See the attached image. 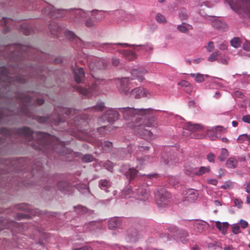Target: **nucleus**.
<instances>
[{
	"mask_svg": "<svg viewBox=\"0 0 250 250\" xmlns=\"http://www.w3.org/2000/svg\"><path fill=\"white\" fill-rule=\"evenodd\" d=\"M0 132L4 136H8L11 133L21 136L25 139L26 143L31 145L35 149L42 151L47 157L52 159V154L55 153L68 157L67 155L73 154L79 157L84 163L91 162L94 160L91 154L83 155L79 152H73L70 149L65 147L68 141L62 142L55 136L42 132H33L28 127H23L14 130L5 128H0Z\"/></svg>",
	"mask_w": 250,
	"mask_h": 250,
	"instance_id": "obj_1",
	"label": "nucleus"
},
{
	"mask_svg": "<svg viewBox=\"0 0 250 250\" xmlns=\"http://www.w3.org/2000/svg\"><path fill=\"white\" fill-rule=\"evenodd\" d=\"M40 123H49L54 126H59L61 131H66L78 139L95 143L96 137L89 129L88 118L86 114H76L74 109L60 106L55 107L53 115L36 118Z\"/></svg>",
	"mask_w": 250,
	"mask_h": 250,
	"instance_id": "obj_2",
	"label": "nucleus"
},
{
	"mask_svg": "<svg viewBox=\"0 0 250 250\" xmlns=\"http://www.w3.org/2000/svg\"><path fill=\"white\" fill-rule=\"evenodd\" d=\"M24 6L27 10H34L42 7V13L53 19H61L65 18L70 21L78 24L76 20L79 15L82 16L83 12L81 9H55L53 6L42 0H23Z\"/></svg>",
	"mask_w": 250,
	"mask_h": 250,
	"instance_id": "obj_3",
	"label": "nucleus"
},
{
	"mask_svg": "<svg viewBox=\"0 0 250 250\" xmlns=\"http://www.w3.org/2000/svg\"><path fill=\"white\" fill-rule=\"evenodd\" d=\"M72 69L75 81L78 83H81L80 85L75 86L74 88L84 96L90 97L96 94L100 86L106 83L105 80L97 79L93 76V74H91L87 82L84 83L83 80L85 73L83 68L82 67L72 68Z\"/></svg>",
	"mask_w": 250,
	"mask_h": 250,
	"instance_id": "obj_4",
	"label": "nucleus"
},
{
	"mask_svg": "<svg viewBox=\"0 0 250 250\" xmlns=\"http://www.w3.org/2000/svg\"><path fill=\"white\" fill-rule=\"evenodd\" d=\"M17 101L19 103V108L17 112H13L10 115H17L19 116H27L34 119L30 106L35 105H41L44 103L42 96L36 92H28L19 94L17 96Z\"/></svg>",
	"mask_w": 250,
	"mask_h": 250,
	"instance_id": "obj_5",
	"label": "nucleus"
},
{
	"mask_svg": "<svg viewBox=\"0 0 250 250\" xmlns=\"http://www.w3.org/2000/svg\"><path fill=\"white\" fill-rule=\"evenodd\" d=\"M6 50L9 51V59L16 62L26 58L39 60L44 55L35 48L20 44H11L6 47Z\"/></svg>",
	"mask_w": 250,
	"mask_h": 250,
	"instance_id": "obj_6",
	"label": "nucleus"
},
{
	"mask_svg": "<svg viewBox=\"0 0 250 250\" xmlns=\"http://www.w3.org/2000/svg\"><path fill=\"white\" fill-rule=\"evenodd\" d=\"M120 113L122 114L123 118L127 122L128 127L130 128L131 125L138 124L146 116L150 117V114L152 111L151 108H134L126 107L118 108Z\"/></svg>",
	"mask_w": 250,
	"mask_h": 250,
	"instance_id": "obj_7",
	"label": "nucleus"
},
{
	"mask_svg": "<svg viewBox=\"0 0 250 250\" xmlns=\"http://www.w3.org/2000/svg\"><path fill=\"white\" fill-rule=\"evenodd\" d=\"M66 35H69L71 38H75L77 42L79 43V46L82 48H91L93 47H94L102 51L112 52L119 46L123 48H125L130 46V45L126 43H101L95 42H85L77 37L73 32L70 31H67Z\"/></svg>",
	"mask_w": 250,
	"mask_h": 250,
	"instance_id": "obj_8",
	"label": "nucleus"
},
{
	"mask_svg": "<svg viewBox=\"0 0 250 250\" xmlns=\"http://www.w3.org/2000/svg\"><path fill=\"white\" fill-rule=\"evenodd\" d=\"M151 119L146 120L145 117L137 125H131L130 128L133 130V132L136 135L144 139H152L153 134L151 130H148L145 127H154L156 124V119L154 117H152L150 115Z\"/></svg>",
	"mask_w": 250,
	"mask_h": 250,
	"instance_id": "obj_9",
	"label": "nucleus"
},
{
	"mask_svg": "<svg viewBox=\"0 0 250 250\" xmlns=\"http://www.w3.org/2000/svg\"><path fill=\"white\" fill-rule=\"evenodd\" d=\"M122 198H134L140 201H146L148 197V188L145 185H135L133 188H125L121 193Z\"/></svg>",
	"mask_w": 250,
	"mask_h": 250,
	"instance_id": "obj_10",
	"label": "nucleus"
},
{
	"mask_svg": "<svg viewBox=\"0 0 250 250\" xmlns=\"http://www.w3.org/2000/svg\"><path fill=\"white\" fill-rule=\"evenodd\" d=\"M230 7L243 17L250 18V0H226Z\"/></svg>",
	"mask_w": 250,
	"mask_h": 250,
	"instance_id": "obj_11",
	"label": "nucleus"
},
{
	"mask_svg": "<svg viewBox=\"0 0 250 250\" xmlns=\"http://www.w3.org/2000/svg\"><path fill=\"white\" fill-rule=\"evenodd\" d=\"M1 163L5 166V171L8 173L12 171L18 172L22 171L24 169H26L25 165L27 163L25 162V159L22 158L16 159H8L4 161L2 160Z\"/></svg>",
	"mask_w": 250,
	"mask_h": 250,
	"instance_id": "obj_12",
	"label": "nucleus"
},
{
	"mask_svg": "<svg viewBox=\"0 0 250 250\" xmlns=\"http://www.w3.org/2000/svg\"><path fill=\"white\" fill-rule=\"evenodd\" d=\"M27 228V225L22 223H16L14 221L0 218V230L7 229L12 232L21 233Z\"/></svg>",
	"mask_w": 250,
	"mask_h": 250,
	"instance_id": "obj_13",
	"label": "nucleus"
},
{
	"mask_svg": "<svg viewBox=\"0 0 250 250\" xmlns=\"http://www.w3.org/2000/svg\"><path fill=\"white\" fill-rule=\"evenodd\" d=\"M81 11L83 13V15H79V17H77L76 20L78 21V24L82 23L87 17H92L96 22L99 21L104 18L105 13H109L106 11H100L96 9L91 11H84L81 9Z\"/></svg>",
	"mask_w": 250,
	"mask_h": 250,
	"instance_id": "obj_14",
	"label": "nucleus"
},
{
	"mask_svg": "<svg viewBox=\"0 0 250 250\" xmlns=\"http://www.w3.org/2000/svg\"><path fill=\"white\" fill-rule=\"evenodd\" d=\"M148 148L149 147L147 146H136L135 145H128L127 149V152H126V149L124 148L121 149L119 151L120 154L119 159H124L125 158H129L130 157V154L132 153L139 154L140 152L148 150Z\"/></svg>",
	"mask_w": 250,
	"mask_h": 250,
	"instance_id": "obj_15",
	"label": "nucleus"
},
{
	"mask_svg": "<svg viewBox=\"0 0 250 250\" xmlns=\"http://www.w3.org/2000/svg\"><path fill=\"white\" fill-rule=\"evenodd\" d=\"M154 193L156 203L159 207H165L170 203V194L165 188H157Z\"/></svg>",
	"mask_w": 250,
	"mask_h": 250,
	"instance_id": "obj_16",
	"label": "nucleus"
},
{
	"mask_svg": "<svg viewBox=\"0 0 250 250\" xmlns=\"http://www.w3.org/2000/svg\"><path fill=\"white\" fill-rule=\"evenodd\" d=\"M48 28L50 30L51 34L54 37L59 38L61 36L62 34L63 33L66 38L73 42H74L78 46H79V43L77 42L75 38H71L69 35H66L67 31L71 32V31L68 30H64L63 28L58 23L54 22H52L48 25ZM71 32H72L71 31Z\"/></svg>",
	"mask_w": 250,
	"mask_h": 250,
	"instance_id": "obj_17",
	"label": "nucleus"
},
{
	"mask_svg": "<svg viewBox=\"0 0 250 250\" xmlns=\"http://www.w3.org/2000/svg\"><path fill=\"white\" fill-rule=\"evenodd\" d=\"M16 208L19 210L25 211L30 213V214H26L23 213H17L16 218L19 220L28 218L30 217V215H37L41 214V211L38 209H34L30 206L26 204L22 203L18 205Z\"/></svg>",
	"mask_w": 250,
	"mask_h": 250,
	"instance_id": "obj_18",
	"label": "nucleus"
},
{
	"mask_svg": "<svg viewBox=\"0 0 250 250\" xmlns=\"http://www.w3.org/2000/svg\"><path fill=\"white\" fill-rule=\"evenodd\" d=\"M89 69L93 71L106 69L109 62L104 58L92 57L88 59Z\"/></svg>",
	"mask_w": 250,
	"mask_h": 250,
	"instance_id": "obj_19",
	"label": "nucleus"
},
{
	"mask_svg": "<svg viewBox=\"0 0 250 250\" xmlns=\"http://www.w3.org/2000/svg\"><path fill=\"white\" fill-rule=\"evenodd\" d=\"M168 230L172 233L176 238L183 243H186L188 241V232L185 229H179L175 226H170Z\"/></svg>",
	"mask_w": 250,
	"mask_h": 250,
	"instance_id": "obj_20",
	"label": "nucleus"
},
{
	"mask_svg": "<svg viewBox=\"0 0 250 250\" xmlns=\"http://www.w3.org/2000/svg\"><path fill=\"white\" fill-rule=\"evenodd\" d=\"M104 226L102 220L93 221L86 223L84 224L82 230L81 229H78L80 232H96L99 230L102 229L104 228Z\"/></svg>",
	"mask_w": 250,
	"mask_h": 250,
	"instance_id": "obj_21",
	"label": "nucleus"
},
{
	"mask_svg": "<svg viewBox=\"0 0 250 250\" xmlns=\"http://www.w3.org/2000/svg\"><path fill=\"white\" fill-rule=\"evenodd\" d=\"M120 171L129 180L131 183V181L136 178H138L139 173L135 168L130 167V165H123L120 167Z\"/></svg>",
	"mask_w": 250,
	"mask_h": 250,
	"instance_id": "obj_22",
	"label": "nucleus"
},
{
	"mask_svg": "<svg viewBox=\"0 0 250 250\" xmlns=\"http://www.w3.org/2000/svg\"><path fill=\"white\" fill-rule=\"evenodd\" d=\"M128 79V77H125L115 79L116 87L122 95H126L129 93Z\"/></svg>",
	"mask_w": 250,
	"mask_h": 250,
	"instance_id": "obj_23",
	"label": "nucleus"
},
{
	"mask_svg": "<svg viewBox=\"0 0 250 250\" xmlns=\"http://www.w3.org/2000/svg\"><path fill=\"white\" fill-rule=\"evenodd\" d=\"M130 95L136 99L143 97H149L150 94L148 90L143 87H138L131 90Z\"/></svg>",
	"mask_w": 250,
	"mask_h": 250,
	"instance_id": "obj_24",
	"label": "nucleus"
},
{
	"mask_svg": "<svg viewBox=\"0 0 250 250\" xmlns=\"http://www.w3.org/2000/svg\"><path fill=\"white\" fill-rule=\"evenodd\" d=\"M30 72L28 74V76L32 77H34L38 79L41 80H44V73L45 69L42 67H39L37 68H31L30 69Z\"/></svg>",
	"mask_w": 250,
	"mask_h": 250,
	"instance_id": "obj_25",
	"label": "nucleus"
},
{
	"mask_svg": "<svg viewBox=\"0 0 250 250\" xmlns=\"http://www.w3.org/2000/svg\"><path fill=\"white\" fill-rule=\"evenodd\" d=\"M118 108H110L105 111L104 117L107 120L108 122H114L117 121L119 118V113L117 111Z\"/></svg>",
	"mask_w": 250,
	"mask_h": 250,
	"instance_id": "obj_26",
	"label": "nucleus"
},
{
	"mask_svg": "<svg viewBox=\"0 0 250 250\" xmlns=\"http://www.w3.org/2000/svg\"><path fill=\"white\" fill-rule=\"evenodd\" d=\"M184 198L185 201L194 202L198 196V191L194 189H187L183 191Z\"/></svg>",
	"mask_w": 250,
	"mask_h": 250,
	"instance_id": "obj_27",
	"label": "nucleus"
},
{
	"mask_svg": "<svg viewBox=\"0 0 250 250\" xmlns=\"http://www.w3.org/2000/svg\"><path fill=\"white\" fill-rule=\"evenodd\" d=\"M208 224L203 220H196L193 223V229L196 232L202 233L208 229Z\"/></svg>",
	"mask_w": 250,
	"mask_h": 250,
	"instance_id": "obj_28",
	"label": "nucleus"
},
{
	"mask_svg": "<svg viewBox=\"0 0 250 250\" xmlns=\"http://www.w3.org/2000/svg\"><path fill=\"white\" fill-rule=\"evenodd\" d=\"M210 170L209 167L202 166L199 168L193 167L191 169L189 173L188 172L187 170L186 173L189 175H195L196 176H201L205 173H208Z\"/></svg>",
	"mask_w": 250,
	"mask_h": 250,
	"instance_id": "obj_29",
	"label": "nucleus"
},
{
	"mask_svg": "<svg viewBox=\"0 0 250 250\" xmlns=\"http://www.w3.org/2000/svg\"><path fill=\"white\" fill-rule=\"evenodd\" d=\"M122 224V221L119 217L110 218L108 221L107 227L109 229L114 230L120 229Z\"/></svg>",
	"mask_w": 250,
	"mask_h": 250,
	"instance_id": "obj_30",
	"label": "nucleus"
},
{
	"mask_svg": "<svg viewBox=\"0 0 250 250\" xmlns=\"http://www.w3.org/2000/svg\"><path fill=\"white\" fill-rule=\"evenodd\" d=\"M56 188L64 194H70L72 192V188L68 182L65 181H60L58 182L56 184Z\"/></svg>",
	"mask_w": 250,
	"mask_h": 250,
	"instance_id": "obj_31",
	"label": "nucleus"
},
{
	"mask_svg": "<svg viewBox=\"0 0 250 250\" xmlns=\"http://www.w3.org/2000/svg\"><path fill=\"white\" fill-rule=\"evenodd\" d=\"M60 176L57 174L55 176H52L51 177L48 175L44 177L42 179L43 188L46 189H48V188L54 187L55 186V180H57Z\"/></svg>",
	"mask_w": 250,
	"mask_h": 250,
	"instance_id": "obj_32",
	"label": "nucleus"
},
{
	"mask_svg": "<svg viewBox=\"0 0 250 250\" xmlns=\"http://www.w3.org/2000/svg\"><path fill=\"white\" fill-rule=\"evenodd\" d=\"M147 73L146 69H132L131 71V79H137L140 82H142L145 79L144 75Z\"/></svg>",
	"mask_w": 250,
	"mask_h": 250,
	"instance_id": "obj_33",
	"label": "nucleus"
},
{
	"mask_svg": "<svg viewBox=\"0 0 250 250\" xmlns=\"http://www.w3.org/2000/svg\"><path fill=\"white\" fill-rule=\"evenodd\" d=\"M211 24L214 28L223 31H225L228 28L227 24L218 18H215L212 21Z\"/></svg>",
	"mask_w": 250,
	"mask_h": 250,
	"instance_id": "obj_34",
	"label": "nucleus"
},
{
	"mask_svg": "<svg viewBox=\"0 0 250 250\" xmlns=\"http://www.w3.org/2000/svg\"><path fill=\"white\" fill-rule=\"evenodd\" d=\"M116 129V127L111 125L103 126L97 128V132L100 135H105L112 133Z\"/></svg>",
	"mask_w": 250,
	"mask_h": 250,
	"instance_id": "obj_35",
	"label": "nucleus"
},
{
	"mask_svg": "<svg viewBox=\"0 0 250 250\" xmlns=\"http://www.w3.org/2000/svg\"><path fill=\"white\" fill-rule=\"evenodd\" d=\"M20 30L24 35H28L33 32V26L25 21L20 25Z\"/></svg>",
	"mask_w": 250,
	"mask_h": 250,
	"instance_id": "obj_36",
	"label": "nucleus"
},
{
	"mask_svg": "<svg viewBox=\"0 0 250 250\" xmlns=\"http://www.w3.org/2000/svg\"><path fill=\"white\" fill-rule=\"evenodd\" d=\"M183 129L194 132L202 130L204 129V127L201 124L188 122L183 126Z\"/></svg>",
	"mask_w": 250,
	"mask_h": 250,
	"instance_id": "obj_37",
	"label": "nucleus"
},
{
	"mask_svg": "<svg viewBox=\"0 0 250 250\" xmlns=\"http://www.w3.org/2000/svg\"><path fill=\"white\" fill-rule=\"evenodd\" d=\"M74 211L78 214H87L88 215H92L93 210L88 209L85 207L81 205H78L73 207Z\"/></svg>",
	"mask_w": 250,
	"mask_h": 250,
	"instance_id": "obj_38",
	"label": "nucleus"
},
{
	"mask_svg": "<svg viewBox=\"0 0 250 250\" xmlns=\"http://www.w3.org/2000/svg\"><path fill=\"white\" fill-rule=\"evenodd\" d=\"M31 174L33 176L38 174L39 175H42L43 173L42 171V163L40 161L36 162L32 167V169L30 170Z\"/></svg>",
	"mask_w": 250,
	"mask_h": 250,
	"instance_id": "obj_39",
	"label": "nucleus"
},
{
	"mask_svg": "<svg viewBox=\"0 0 250 250\" xmlns=\"http://www.w3.org/2000/svg\"><path fill=\"white\" fill-rule=\"evenodd\" d=\"M133 155L136 157L137 160L140 165V166H137V168H141L144 165L146 164L148 162H153V161H150V157L147 155H145L142 157H139L138 154H133Z\"/></svg>",
	"mask_w": 250,
	"mask_h": 250,
	"instance_id": "obj_40",
	"label": "nucleus"
},
{
	"mask_svg": "<svg viewBox=\"0 0 250 250\" xmlns=\"http://www.w3.org/2000/svg\"><path fill=\"white\" fill-rule=\"evenodd\" d=\"M13 21L11 19H7L3 17L0 20V24L4 26V32H7L9 30L10 26H13Z\"/></svg>",
	"mask_w": 250,
	"mask_h": 250,
	"instance_id": "obj_41",
	"label": "nucleus"
},
{
	"mask_svg": "<svg viewBox=\"0 0 250 250\" xmlns=\"http://www.w3.org/2000/svg\"><path fill=\"white\" fill-rule=\"evenodd\" d=\"M218 2V0H198L196 2V6L202 7L205 6L207 7H211Z\"/></svg>",
	"mask_w": 250,
	"mask_h": 250,
	"instance_id": "obj_42",
	"label": "nucleus"
},
{
	"mask_svg": "<svg viewBox=\"0 0 250 250\" xmlns=\"http://www.w3.org/2000/svg\"><path fill=\"white\" fill-rule=\"evenodd\" d=\"M111 186V183L110 181L106 179H101L99 181V188L105 192H107V189Z\"/></svg>",
	"mask_w": 250,
	"mask_h": 250,
	"instance_id": "obj_43",
	"label": "nucleus"
},
{
	"mask_svg": "<svg viewBox=\"0 0 250 250\" xmlns=\"http://www.w3.org/2000/svg\"><path fill=\"white\" fill-rule=\"evenodd\" d=\"M100 144V146L102 149L106 152L110 151L112 148V143L111 142L104 141V142H98L97 145Z\"/></svg>",
	"mask_w": 250,
	"mask_h": 250,
	"instance_id": "obj_44",
	"label": "nucleus"
},
{
	"mask_svg": "<svg viewBox=\"0 0 250 250\" xmlns=\"http://www.w3.org/2000/svg\"><path fill=\"white\" fill-rule=\"evenodd\" d=\"M75 188L82 194H87L89 192V188L86 184H77L76 185Z\"/></svg>",
	"mask_w": 250,
	"mask_h": 250,
	"instance_id": "obj_45",
	"label": "nucleus"
},
{
	"mask_svg": "<svg viewBox=\"0 0 250 250\" xmlns=\"http://www.w3.org/2000/svg\"><path fill=\"white\" fill-rule=\"evenodd\" d=\"M237 164L238 161L235 157H230L226 163L227 167L229 168H234Z\"/></svg>",
	"mask_w": 250,
	"mask_h": 250,
	"instance_id": "obj_46",
	"label": "nucleus"
},
{
	"mask_svg": "<svg viewBox=\"0 0 250 250\" xmlns=\"http://www.w3.org/2000/svg\"><path fill=\"white\" fill-rule=\"evenodd\" d=\"M192 29V27L191 25L186 23H183L181 25H178L177 27V29L181 32L184 33H188L189 30Z\"/></svg>",
	"mask_w": 250,
	"mask_h": 250,
	"instance_id": "obj_47",
	"label": "nucleus"
},
{
	"mask_svg": "<svg viewBox=\"0 0 250 250\" xmlns=\"http://www.w3.org/2000/svg\"><path fill=\"white\" fill-rule=\"evenodd\" d=\"M216 227L220 230L222 231L223 233L226 232L229 227V224L228 222H223L221 223L219 221H216Z\"/></svg>",
	"mask_w": 250,
	"mask_h": 250,
	"instance_id": "obj_48",
	"label": "nucleus"
},
{
	"mask_svg": "<svg viewBox=\"0 0 250 250\" xmlns=\"http://www.w3.org/2000/svg\"><path fill=\"white\" fill-rule=\"evenodd\" d=\"M250 76V75H247L246 74H236L233 75V77L235 78L238 79L239 80L241 81L242 83H249V81L247 80V78Z\"/></svg>",
	"mask_w": 250,
	"mask_h": 250,
	"instance_id": "obj_49",
	"label": "nucleus"
},
{
	"mask_svg": "<svg viewBox=\"0 0 250 250\" xmlns=\"http://www.w3.org/2000/svg\"><path fill=\"white\" fill-rule=\"evenodd\" d=\"M120 53L124 55L129 61H131L135 58V54L129 50H123L120 51Z\"/></svg>",
	"mask_w": 250,
	"mask_h": 250,
	"instance_id": "obj_50",
	"label": "nucleus"
},
{
	"mask_svg": "<svg viewBox=\"0 0 250 250\" xmlns=\"http://www.w3.org/2000/svg\"><path fill=\"white\" fill-rule=\"evenodd\" d=\"M104 102H100L93 106L89 108L90 111H94L96 112L101 111L104 110Z\"/></svg>",
	"mask_w": 250,
	"mask_h": 250,
	"instance_id": "obj_51",
	"label": "nucleus"
},
{
	"mask_svg": "<svg viewBox=\"0 0 250 250\" xmlns=\"http://www.w3.org/2000/svg\"><path fill=\"white\" fill-rule=\"evenodd\" d=\"M229 156V152L226 148H223L220 154L218 157V159L221 161H224L227 157Z\"/></svg>",
	"mask_w": 250,
	"mask_h": 250,
	"instance_id": "obj_52",
	"label": "nucleus"
},
{
	"mask_svg": "<svg viewBox=\"0 0 250 250\" xmlns=\"http://www.w3.org/2000/svg\"><path fill=\"white\" fill-rule=\"evenodd\" d=\"M191 77L192 78H195V80L196 82L200 83L204 81V75L203 74H200V73H197V74H194V73H191L190 74Z\"/></svg>",
	"mask_w": 250,
	"mask_h": 250,
	"instance_id": "obj_53",
	"label": "nucleus"
},
{
	"mask_svg": "<svg viewBox=\"0 0 250 250\" xmlns=\"http://www.w3.org/2000/svg\"><path fill=\"white\" fill-rule=\"evenodd\" d=\"M237 141L239 143H244L246 141H250V134H243L239 136Z\"/></svg>",
	"mask_w": 250,
	"mask_h": 250,
	"instance_id": "obj_54",
	"label": "nucleus"
},
{
	"mask_svg": "<svg viewBox=\"0 0 250 250\" xmlns=\"http://www.w3.org/2000/svg\"><path fill=\"white\" fill-rule=\"evenodd\" d=\"M232 46L235 48H238L240 46L241 42L239 38L236 37L232 39L230 42Z\"/></svg>",
	"mask_w": 250,
	"mask_h": 250,
	"instance_id": "obj_55",
	"label": "nucleus"
},
{
	"mask_svg": "<svg viewBox=\"0 0 250 250\" xmlns=\"http://www.w3.org/2000/svg\"><path fill=\"white\" fill-rule=\"evenodd\" d=\"M88 18L85 21V25L87 27H91L95 25L96 21L92 17H88Z\"/></svg>",
	"mask_w": 250,
	"mask_h": 250,
	"instance_id": "obj_56",
	"label": "nucleus"
},
{
	"mask_svg": "<svg viewBox=\"0 0 250 250\" xmlns=\"http://www.w3.org/2000/svg\"><path fill=\"white\" fill-rule=\"evenodd\" d=\"M102 165L105 168L108 170H111L113 167V163L109 161L102 162Z\"/></svg>",
	"mask_w": 250,
	"mask_h": 250,
	"instance_id": "obj_57",
	"label": "nucleus"
},
{
	"mask_svg": "<svg viewBox=\"0 0 250 250\" xmlns=\"http://www.w3.org/2000/svg\"><path fill=\"white\" fill-rule=\"evenodd\" d=\"M217 61L219 63H221L223 64H228V58L225 55H221L219 53V56L218 57Z\"/></svg>",
	"mask_w": 250,
	"mask_h": 250,
	"instance_id": "obj_58",
	"label": "nucleus"
},
{
	"mask_svg": "<svg viewBox=\"0 0 250 250\" xmlns=\"http://www.w3.org/2000/svg\"><path fill=\"white\" fill-rule=\"evenodd\" d=\"M219 56V52L215 51L210 54L208 58V61L210 62H213L215 60L217 61L218 57Z\"/></svg>",
	"mask_w": 250,
	"mask_h": 250,
	"instance_id": "obj_59",
	"label": "nucleus"
},
{
	"mask_svg": "<svg viewBox=\"0 0 250 250\" xmlns=\"http://www.w3.org/2000/svg\"><path fill=\"white\" fill-rule=\"evenodd\" d=\"M156 20L160 23H165L167 21L166 19V18L164 16L162 15L160 13L157 14V15L156 16Z\"/></svg>",
	"mask_w": 250,
	"mask_h": 250,
	"instance_id": "obj_60",
	"label": "nucleus"
},
{
	"mask_svg": "<svg viewBox=\"0 0 250 250\" xmlns=\"http://www.w3.org/2000/svg\"><path fill=\"white\" fill-rule=\"evenodd\" d=\"M136 46H140V47H141V49L144 50L145 51H148L149 50H152L153 49L152 45L149 43H147L145 45H137Z\"/></svg>",
	"mask_w": 250,
	"mask_h": 250,
	"instance_id": "obj_61",
	"label": "nucleus"
},
{
	"mask_svg": "<svg viewBox=\"0 0 250 250\" xmlns=\"http://www.w3.org/2000/svg\"><path fill=\"white\" fill-rule=\"evenodd\" d=\"M73 250H92L91 247L88 245H83L81 247H75L72 249Z\"/></svg>",
	"mask_w": 250,
	"mask_h": 250,
	"instance_id": "obj_62",
	"label": "nucleus"
},
{
	"mask_svg": "<svg viewBox=\"0 0 250 250\" xmlns=\"http://www.w3.org/2000/svg\"><path fill=\"white\" fill-rule=\"evenodd\" d=\"M234 204L238 208H242L243 202L241 199L235 198L234 200Z\"/></svg>",
	"mask_w": 250,
	"mask_h": 250,
	"instance_id": "obj_63",
	"label": "nucleus"
},
{
	"mask_svg": "<svg viewBox=\"0 0 250 250\" xmlns=\"http://www.w3.org/2000/svg\"><path fill=\"white\" fill-rule=\"evenodd\" d=\"M232 232L235 234H237L240 232V227L238 224H234L231 229Z\"/></svg>",
	"mask_w": 250,
	"mask_h": 250,
	"instance_id": "obj_64",
	"label": "nucleus"
}]
</instances>
